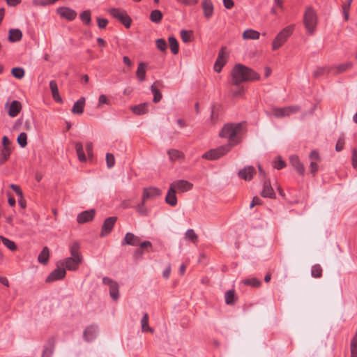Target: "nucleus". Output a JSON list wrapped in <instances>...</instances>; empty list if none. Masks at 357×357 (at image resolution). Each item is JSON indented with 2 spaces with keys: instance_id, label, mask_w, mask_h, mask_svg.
<instances>
[{
  "instance_id": "nucleus-1",
  "label": "nucleus",
  "mask_w": 357,
  "mask_h": 357,
  "mask_svg": "<svg viewBox=\"0 0 357 357\" xmlns=\"http://www.w3.org/2000/svg\"><path fill=\"white\" fill-rule=\"evenodd\" d=\"M231 75V84L236 86L245 82L255 81L260 78L259 73L243 64H236L233 68Z\"/></svg>"
},
{
  "instance_id": "nucleus-2",
  "label": "nucleus",
  "mask_w": 357,
  "mask_h": 357,
  "mask_svg": "<svg viewBox=\"0 0 357 357\" xmlns=\"http://www.w3.org/2000/svg\"><path fill=\"white\" fill-rule=\"evenodd\" d=\"M80 245L77 241L73 243L70 246V257H66L59 261V265L65 268L66 271H76L83 263V256L79 250Z\"/></svg>"
},
{
  "instance_id": "nucleus-3",
  "label": "nucleus",
  "mask_w": 357,
  "mask_h": 357,
  "mask_svg": "<svg viewBox=\"0 0 357 357\" xmlns=\"http://www.w3.org/2000/svg\"><path fill=\"white\" fill-rule=\"evenodd\" d=\"M242 130V123H227L225 124L219 133V136L222 138L228 139V144L232 148L234 146L240 143L241 139L238 137V134Z\"/></svg>"
},
{
  "instance_id": "nucleus-4",
  "label": "nucleus",
  "mask_w": 357,
  "mask_h": 357,
  "mask_svg": "<svg viewBox=\"0 0 357 357\" xmlns=\"http://www.w3.org/2000/svg\"><path fill=\"white\" fill-rule=\"evenodd\" d=\"M317 22V15L314 9L311 6L306 7L303 15V23L308 34L312 35L315 32Z\"/></svg>"
},
{
  "instance_id": "nucleus-5",
  "label": "nucleus",
  "mask_w": 357,
  "mask_h": 357,
  "mask_svg": "<svg viewBox=\"0 0 357 357\" xmlns=\"http://www.w3.org/2000/svg\"><path fill=\"white\" fill-rule=\"evenodd\" d=\"M295 25L291 24L284 27L282 31H280L273 41L272 50H276L282 47L287 40L289 37L292 34Z\"/></svg>"
},
{
  "instance_id": "nucleus-6",
  "label": "nucleus",
  "mask_w": 357,
  "mask_h": 357,
  "mask_svg": "<svg viewBox=\"0 0 357 357\" xmlns=\"http://www.w3.org/2000/svg\"><path fill=\"white\" fill-rule=\"evenodd\" d=\"M230 145H222L216 149H211L203 154L202 158L209 160H218L231 151Z\"/></svg>"
},
{
  "instance_id": "nucleus-7",
  "label": "nucleus",
  "mask_w": 357,
  "mask_h": 357,
  "mask_svg": "<svg viewBox=\"0 0 357 357\" xmlns=\"http://www.w3.org/2000/svg\"><path fill=\"white\" fill-rule=\"evenodd\" d=\"M108 13L114 18L120 21L126 28L130 26L132 20L126 10L121 8H112L108 10Z\"/></svg>"
},
{
  "instance_id": "nucleus-8",
  "label": "nucleus",
  "mask_w": 357,
  "mask_h": 357,
  "mask_svg": "<svg viewBox=\"0 0 357 357\" xmlns=\"http://www.w3.org/2000/svg\"><path fill=\"white\" fill-rule=\"evenodd\" d=\"M56 268L52 271L46 278L45 282L47 283L53 282L63 279L66 275V271L61 264L59 265V261L56 263Z\"/></svg>"
},
{
  "instance_id": "nucleus-9",
  "label": "nucleus",
  "mask_w": 357,
  "mask_h": 357,
  "mask_svg": "<svg viewBox=\"0 0 357 357\" xmlns=\"http://www.w3.org/2000/svg\"><path fill=\"white\" fill-rule=\"evenodd\" d=\"M102 283L109 287L111 298L114 301H117L119 298V285L118 282L109 277H104Z\"/></svg>"
},
{
  "instance_id": "nucleus-10",
  "label": "nucleus",
  "mask_w": 357,
  "mask_h": 357,
  "mask_svg": "<svg viewBox=\"0 0 357 357\" xmlns=\"http://www.w3.org/2000/svg\"><path fill=\"white\" fill-rule=\"evenodd\" d=\"M301 107L298 105H290L282 108L274 109V115L278 118L289 116L293 114L298 112Z\"/></svg>"
},
{
  "instance_id": "nucleus-11",
  "label": "nucleus",
  "mask_w": 357,
  "mask_h": 357,
  "mask_svg": "<svg viewBox=\"0 0 357 357\" xmlns=\"http://www.w3.org/2000/svg\"><path fill=\"white\" fill-rule=\"evenodd\" d=\"M116 221L117 217L116 216H111L106 218L104 220V222L101 228V232L100 234V237H104L109 234L112 231Z\"/></svg>"
},
{
  "instance_id": "nucleus-12",
  "label": "nucleus",
  "mask_w": 357,
  "mask_h": 357,
  "mask_svg": "<svg viewBox=\"0 0 357 357\" xmlns=\"http://www.w3.org/2000/svg\"><path fill=\"white\" fill-rule=\"evenodd\" d=\"M226 47H222L219 51L218 58L214 64V70L217 73H220L223 66L226 64L228 58V54L225 52Z\"/></svg>"
},
{
  "instance_id": "nucleus-13",
  "label": "nucleus",
  "mask_w": 357,
  "mask_h": 357,
  "mask_svg": "<svg viewBox=\"0 0 357 357\" xmlns=\"http://www.w3.org/2000/svg\"><path fill=\"white\" fill-rule=\"evenodd\" d=\"M176 191L185 192L192 190L193 184L186 180H177L170 184Z\"/></svg>"
},
{
  "instance_id": "nucleus-14",
  "label": "nucleus",
  "mask_w": 357,
  "mask_h": 357,
  "mask_svg": "<svg viewBox=\"0 0 357 357\" xmlns=\"http://www.w3.org/2000/svg\"><path fill=\"white\" fill-rule=\"evenodd\" d=\"M162 194V191L155 187L145 188L143 190L142 199L146 202L147 199H155Z\"/></svg>"
},
{
  "instance_id": "nucleus-15",
  "label": "nucleus",
  "mask_w": 357,
  "mask_h": 357,
  "mask_svg": "<svg viewBox=\"0 0 357 357\" xmlns=\"http://www.w3.org/2000/svg\"><path fill=\"white\" fill-rule=\"evenodd\" d=\"M57 13L63 18L72 21L77 17V13L68 7H60L56 10Z\"/></svg>"
},
{
  "instance_id": "nucleus-16",
  "label": "nucleus",
  "mask_w": 357,
  "mask_h": 357,
  "mask_svg": "<svg viewBox=\"0 0 357 357\" xmlns=\"http://www.w3.org/2000/svg\"><path fill=\"white\" fill-rule=\"evenodd\" d=\"M256 174V170L253 166L249 165L245 167L238 172L239 178L245 181H250Z\"/></svg>"
},
{
  "instance_id": "nucleus-17",
  "label": "nucleus",
  "mask_w": 357,
  "mask_h": 357,
  "mask_svg": "<svg viewBox=\"0 0 357 357\" xmlns=\"http://www.w3.org/2000/svg\"><path fill=\"white\" fill-rule=\"evenodd\" d=\"M6 107H8V113L10 117L16 116L22 109L21 102L17 100H13L9 105L8 102L6 103Z\"/></svg>"
},
{
  "instance_id": "nucleus-18",
  "label": "nucleus",
  "mask_w": 357,
  "mask_h": 357,
  "mask_svg": "<svg viewBox=\"0 0 357 357\" xmlns=\"http://www.w3.org/2000/svg\"><path fill=\"white\" fill-rule=\"evenodd\" d=\"M139 242L140 238L139 236H135L134 234L131 232H128L126 234L125 237L121 242V245L137 246L139 244Z\"/></svg>"
},
{
  "instance_id": "nucleus-19",
  "label": "nucleus",
  "mask_w": 357,
  "mask_h": 357,
  "mask_svg": "<svg viewBox=\"0 0 357 357\" xmlns=\"http://www.w3.org/2000/svg\"><path fill=\"white\" fill-rule=\"evenodd\" d=\"M289 162L295 170L301 175L303 176L305 174V167L303 164L301 162L299 158L296 155H291L289 158Z\"/></svg>"
},
{
  "instance_id": "nucleus-20",
  "label": "nucleus",
  "mask_w": 357,
  "mask_h": 357,
  "mask_svg": "<svg viewBox=\"0 0 357 357\" xmlns=\"http://www.w3.org/2000/svg\"><path fill=\"white\" fill-rule=\"evenodd\" d=\"M95 216V210L91 209L80 213L77 218V220L79 224H84L91 221Z\"/></svg>"
},
{
  "instance_id": "nucleus-21",
  "label": "nucleus",
  "mask_w": 357,
  "mask_h": 357,
  "mask_svg": "<svg viewBox=\"0 0 357 357\" xmlns=\"http://www.w3.org/2000/svg\"><path fill=\"white\" fill-rule=\"evenodd\" d=\"M261 195L264 197H267V198H271V199L275 198V193L274 190L272 188V186L271 185V182L268 179H266L264 181L263 190L261 192Z\"/></svg>"
},
{
  "instance_id": "nucleus-22",
  "label": "nucleus",
  "mask_w": 357,
  "mask_h": 357,
  "mask_svg": "<svg viewBox=\"0 0 357 357\" xmlns=\"http://www.w3.org/2000/svg\"><path fill=\"white\" fill-rule=\"evenodd\" d=\"M54 344H55V339L54 337H52L49 338L44 346V349L42 354V357H51L54 349Z\"/></svg>"
},
{
  "instance_id": "nucleus-23",
  "label": "nucleus",
  "mask_w": 357,
  "mask_h": 357,
  "mask_svg": "<svg viewBox=\"0 0 357 357\" xmlns=\"http://www.w3.org/2000/svg\"><path fill=\"white\" fill-rule=\"evenodd\" d=\"M202 7L204 11V15L209 19L213 15L214 7L211 0H203Z\"/></svg>"
},
{
  "instance_id": "nucleus-24",
  "label": "nucleus",
  "mask_w": 357,
  "mask_h": 357,
  "mask_svg": "<svg viewBox=\"0 0 357 357\" xmlns=\"http://www.w3.org/2000/svg\"><path fill=\"white\" fill-rule=\"evenodd\" d=\"M85 102L86 98L84 97H81L74 103L71 109L72 113L74 114H82L84 112Z\"/></svg>"
},
{
  "instance_id": "nucleus-25",
  "label": "nucleus",
  "mask_w": 357,
  "mask_h": 357,
  "mask_svg": "<svg viewBox=\"0 0 357 357\" xmlns=\"http://www.w3.org/2000/svg\"><path fill=\"white\" fill-rule=\"evenodd\" d=\"M98 334V328L96 326H90L87 327L84 332V337L85 340L90 342L94 340Z\"/></svg>"
},
{
  "instance_id": "nucleus-26",
  "label": "nucleus",
  "mask_w": 357,
  "mask_h": 357,
  "mask_svg": "<svg viewBox=\"0 0 357 357\" xmlns=\"http://www.w3.org/2000/svg\"><path fill=\"white\" fill-rule=\"evenodd\" d=\"M176 193V191L172 187L169 186V189L165 197V202L168 205L175 206L177 204Z\"/></svg>"
},
{
  "instance_id": "nucleus-27",
  "label": "nucleus",
  "mask_w": 357,
  "mask_h": 357,
  "mask_svg": "<svg viewBox=\"0 0 357 357\" xmlns=\"http://www.w3.org/2000/svg\"><path fill=\"white\" fill-rule=\"evenodd\" d=\"M22 37V32L19 29H10L8 31V40L10 43L20 41Z\"/></svg>"
},
{
  "instance_id": "nucleus-28",
  "label": "nucleus",
  "mask_w": 357,
  "mask_h": 357,
  "mask_svg": "<svg viewBox=\"0 0 357 357\" xmlns=\"http://www.w3.org/2000/svg\"><path fill=\"white\" fill-rule=\"evenodd\" d=\"M50 258V250L47 246H45L38 257V261L43 265H47Z\"/></svg>"
},
{
  "instance_id": "nucleus-29",
  "label": "nucleus",
  "mask_w": 357,
  "mask_h": 357,
  "mask_svg": "<svg viewBox=\"0 0 357 357\" xmlns=\"http://www.w3.org/2000/svg\"><path fill=\"white\" fill-rule=\"evenodd\" d=\"M50 87L52 91L53 99L58 102H61L62 98L59 95L58 86L55 80H51L50 82Z\"/></svg>"
},
{
  "instance_id": "nucleus-30",
  "label": "nucleus",
  "mask_w": 357,
  "mask_h": 357,
  "mask_svg": "<svg viewBox=\"0 0 357 357\" xmlns=\"http://www.w3.org/2000/svg\"><path fill=\"white\" fill-rule=\"evenodd\" d=\"M260 33L257 31L249 29L245 30L243 33L244 40H257L259 38Z\"/></svg>"
},
{
  "instance_id": "nucleus-31",
  "label": "nucleus",
  "mask_w": 357,
  "mask_h": 357,
  "mask_svg": "<svg viewBox=\"0 0 357 357\" xmlns=\"http://www.w3.org/2000/svg\"><path fill=\"white\" fill-rule=\"evenodd\" d=\"M146 65L144 62L139 63L137 70L136 71V75L140 82H143L146 78Z\"/></svg>"
},
{
  "instance_id": "nucleus-32",
  "label": "nucleus",
  "mask_w": 357,
  "mask_h": 357,
  "mask_svg": "<svg viewBox=\"0 0 357 357\" xmlns=\"http://www.w3.org/2000/svg\"><path fill=\"white\" fill-rule=\"evenodd\" d=\"M149 105L147 103H142L138 105L132 107V112L137 115H142L148 112Z\"/></svg>"
},
{
  "instance_id": "nucleus-33",
  "label": "nucleus",
  "mask_w": 357,
  "mask_h": 357,
  "mask_svg": "<svg viewBox=\"0 0 357 357\" xmlns=\"http://www.w3.org/2000/svg\"><path fill=\"white\" fill-rule=\"evenodd\" d=\"M225 303L227 305H233L235 304L237 297L236 296L235 291L230 289L225 293Z\"/></svg>"
},
{
  "instance_id": "nucleus-34",
  "label": "nucleus",
  "mask_w": 357,
  "mask_h": 357,
  "mask_svg": "<svg viewBox=\"0 0 357 357\" xmlns=\"http://www.w3.org/2000/svg\"><path fill=\"white\" fill-rule=\"evenodd\" d=\"M142 331L144 333L150 332L153 333V329L149 326V317L148 314H144L141 319Z\"/></svg>"
},
{
  "instance_id": "nucleus-35",
  "label": "nucleus",
  "mask_w": 357,
  "mask_h": 357,
  "mask_svg": "<svg viewBox=\"0 0 357 357\" xmlns=\"http://www.w3.org/2000/svg\"><path fill=\"white\" fill-rule=\"evenodd\" d=\"M75 150L79 161L84 162L86 160L85 153L84 152L83 146L81 142L75 143Z\"/></svg>"
},
{
  "instance_id": "nucleus-36",
  "label": "nucleus",
  "mask_w": 357,
  "mask_h": 357,
  "mask_svg": "<svg viewBox=\"0 0 357 357\" xmlns=\"http://www.w3.org/2000/svg\"><path fill=\"white\" fill-rule=\"evenodd\" d=\"M162 13L160 10H153L151 12L150 20L154 23H160L162 19Z\"/></svg>"
},
{
  "instance_id": "nucleus-37",
  "label": "nucleus",
  "mask_w": 357,
  "mask_h": 357,
  "mask_svg": "<svg viewBox=\"0 0 357 357\" xmlns=\"http://www.w3.org/2000/svg\"><path fill=\"white\" fill-rule=\"evenodd\" d=\"M185 238L194 244H197L198 242V236L192 229H188L185 231Z\"/></svg>"
},
{
  "instance_id": "nucleus-38",
  "label": "nucleus",
  "mask_w": 357,
  "mask_h": 357,
  "mask_svg": "<svg viewBox=\"0 0 357 357\" xmlns=\"http://www.w3.org/2000/svg\"><path fill=\"white\" fill-rule=\"evenodd\" d=\"M169 43L170 50L173 54H177L178 52V43L174 36H170L168 38Z\"/></svg>"
},
{
  "instance_id": "nucleus-39",
  "label": "nucleus",
  "mask_w": 357,
  "mask_h": 357,
  "mask_svg": "<svg viewBox=\"0 0 357 357\" xmlns=\"http://www.w3.org/2000/svg\"><path fill=\"white\" fill-rule=\"evenodd\" d=\"M167 153L172 161H176L181 158H183V153L176 149H169Z\"/></svg>"
},
{
  "instance_id": "nucleus-40",
  "label": "nucleus",
  "mask_w": 357,
  "mask_h": 357,
  "mask_svg": "<svg viewBox=\"0 0 357 357\" xmlns=\"http://www.w3.org/2000/svg\"><path fill=\"white\" fill-rule=\"evenodd\" d=\"M151 90L153 95V102L157 103L160 102V100L162 99V96L160 90L155 86V83L151 85Z\"/></svg>"
},
{
  "instance_id": "nucleus-41",
  "label": "nucleus",
  "mask_w": 357,
  "mask_h": 357,
  "mask_svg": "<svg viewBox=\"0 0 357 357\" xmlns=\"http://www.w3.org/2000/svg\"><path fill=\"white\" fill-rule=\"evenodd\" d=\"M135 209L140 215L145 216L149 214V210L145 206V202H144V199L142 200L140 204L135 206Z\"/></svg>"
},
{
  "instance_id": "nucleus-42",
  "label": "nucleus",
  "mask_w": 357,
  "mask_h": 357,
  "mask_svg": "<svg viewBox=\"0 0 357 357\" xmlns=\"http://www.w3.org/2000/svg\"><path fill=\"white\" fill-rule=\"evenodd\" d=\"M10 186L13 189V190L16 193V195L19 196L17 202L18 204L22 208V190L20 186L17 185L15 184H10Z\"/></svg>"
},
{
  "instance_id": "nucleus-43",
  "label": "nucleus",
  "mask_w": 357,
  "mask_h": 357,
  "mask_svg": "<svg viewBox=\"0 0 357 357\" xmlns=\"http://www.w3.org/2000/svg\"><path fill=\"white\" fill-rule=\"evenodd\" d=\"M80 20L82 22L86 25L91 24V11L89 10L83 11L79 15Z\"/></svg>"
},
{
  "instance_id": "nucleus-44",
  "label": "nucleus",
  "mask_w": 357,
  "mask_h": 357,
  "mask_svg": "<svg viewBox=\"0 0 357 357\" xmlns=\"http://www.w3.org/2000/svg\"><path fill=\"white\" fill-rule=\"evenodd\" d=\"M311 275L315 278H319L322 275V268L319 264H315L312 267Z\"/></svg>"
},
{
  "instance_id": "nucleus-45",
  "label": "nucleus",
  "mask_w": 357,
  "mask_h": 357,
  "mask_svg": "<svg viewBox=\"0 0 357 357\" xmlns=\"http://www.w3.org/2000/svg\"><path fill=\"white\" fill-rule=\"evenodd\" d=\"M243 283L245 285H249L252 287H259L261 284V281L256 278H248L243 280Z\"/></svg>"
},
{
  "instance_id": "nucleus-46",
  "label": "nucleus",
  "mask_w": 357,
  "mask_h": 357,
  "mask_svg": "<svg viewBox=\"0 0 357 357\" xmlns=\"http://www.w3.org/2000/svg\"><path fill=\"white\" fill-rule=\"evenodd\" d=\"M180 35H181V38L183 43H187L190 42L192 40V32L191 31H188L186 30H181Z\"/></svg>"
},
{
  "instance_id": "nucleus-47",
  "label": "nucleus",
  "mask_w": 357,
  "mask_h": 357,
  "mask_svg": "<svg viewBox=\"0 0 357 357\" xmlns=\"http://www.w3.org/2000/svg\"><path fill=\"white\" fill-rule=\"evenodd\" d=\"M351 355H357V331L351 341Z\"/></svg>"
},
{
  "instance_id": "nucleus-48",
  "label": "nucleus",
  "mask_w": 357,
  "mask_h": 357,
  "mask_svg": "<svg viewBox=\"0 0 357 357\" xmlns=\"http://www.w3.org/2000/svg\"><path fill=\"white\" fill-rule=\"evenodd\" d=\"M10 151H11L10 147H3V149L1 153V162H0V164L4 162L8 159L10 154Z\"/></svg>"
},
{
  "instance_id": "nucleus-49",
  "label": "nucleus",
  "mask_w": 357,
  "mask_h": 357,
  "mask_svg": "<svg viewBox=\"0 0 357 357\" xmlns=\"http://www.w3.org/2000/svg\"><path fill=\"white\" fill-rule=\"evenodd\" d=\"M2 243L11 251H14L17 248L15 242L9 240L7 238H3Z\"/></svg>"
},
{
  "instance_id": "nucleus-50",
  "label": "nucleus",
  "mask_w": 357,
  "mask_h": 357,
  "mask_svg": "<svg viewBox=\"0 0 357 357\" xmlns=\"http://www.w3.org/2000/svg\"><path fill=\"white\" fill-rule=\"evenodd\" d=\"M156 47L158 50L162 52H165L167 50V43L165 40L162 38H158L155 41Z\"/></svg>"
},
{
  "instance_id": "nucleus-51",
  "label": "nucleus",
  "mask_w": 357,
  "mask_h": 357,
  "mask_svg": "<svg viewBox=\"0 0 357 357\" xmlns=\"http://www.w3.org/2000/svg\"><path fill=\"white\" fill-rule=\"evenodd\" d=\"M351 67H352V63H351V62H347L344 63H342L337 67V73H342V72L346 71L347 70L351 68Z\"/></svg>"
},
{
  "instance_id": "nucleus-52",
  "label": "nucleus",
  "mask_w": 357,
  "mask_h": 357,
  "mask_svg": "<svg viewBox=\"0 0 357 357\" xmlns=\"http://www.w3.org/2000/svg\"><path fill=\"white\" fill-rule=\"evenodd\" d=\"M106 162L108 168H112L115 164V158L112 153H107Z\"/></svg>"
},
{
  "instance_id": "nucleus-53",
  "label": "nucleus",
  "mask_w": 357,
  "mask_h": 357,
  "mask_svg": "<svg viewBox=\"0 0 357 357\" xmlns=\"http://www.w3.org/2000/svg\"><path fill=\"white\" fill-rule=\"evenodd\" d=\"M344 136L342 135L337 141L335 150L337 151H340L344 149Z\"/></svg>"
},
{
  "instance_id": "nucleus-54",
  "label": "nucleus",
  "mask_w": 357,
  "mask_h": 357,
  "mask_svg": "<svg viewBox=\"0 0 357 357\" xmlns=\"http://www.w3.org/2000/svg\"><path fill=\"white\" fill-rule=\"evenodd\" d=\"M139 248L143 250H145L147 252L152 250V243L149 241H144L142 243H139Z\"/></svg>"
},
{
  "instance_id": "nucleus-55",
  "label": "nucleus",
  "mask_w": 357,
  "mask_h": 357,
  "mask_svg": "<svg viewBox=\"0 0 357 357\" xmlns=\"http://www.w3.org/2000/svg\"><path fill=\"white\" fill-rule=\"evenodd\" d=\"M11 74L17 79L22 78V68L17 67L13 68L11 70Z\"/></svg>"
},
{
  "instance_id": "nucleus-56",
  "label": "nucleus",
  "mask_w": 357,
  "mask_h": 357,
  "mask_svg": "<svg viewBox=\"0 0 357 357\" xmlns=\"http://www.w3.org/2000/svg\"><path fill=\"white\" fill-rule=\"evenodd\" d=\"M109 100L107 98V96L104 94H102L98 98V107H101L102 105L107 104L109 105Z\"/></svg>"
},
{
  "instance_id": "nucleus-57",
  "label": "nucleus",
  "mask_w": 357,
  "mask_h": 357,
  "mask_svg": "<svg viewBox=\"0 0 357 357\" xmlns=\"http://www.w3.org/2000/svg\"><path fill=\"white\" fill-rule=\"evenodd\" d=\"M285 167V162L282 160L280 157L278 158V160L274 162L273 167L277 169H281Z\"/></svg>"
},
{
  "instance_id": "nucleus-58",
  "label": "nucleus",
  "mask_w": 357,
  "mask_h": 357,
  "mask_svg": "<svg viewBox=\"0 0 357 357\" xmlns=\"http://www.w3.org/2000/svg\"><path fill=\"white\" fill-rule=\"evenodd\" d=\"M176 1L179 3H181L184 6H188L196 5L199 2V0H176Z\"/></svg>"
},
{
  "instance_id": "nucleus-59",
  "label": "nucleus",
  "mask_w": 357,
  "mask_h": 357,
  "mask_svg": "<svg viewBox=\"0 0 357 357\" xmlns=\"http://www.w3.org/2000/svg\"><path fill=\"white\" fill-rule=\"evenodd\" d=\"M98 26L100 29H105L108 23V20L105 18H97Z\"/></svg>"
},
{
  "instance_id": "nucleus-60",
  "label": "nucleus",
  "mask_w": 357,
  "mask_h": 357,
  "mask_svg": "<svg viewBox=\"0 0 357 357\" xmlns=\"http://www.w3.org/2000/svg\"><path fill=\"white\" fill-rule=\"evenodd\" d=\"M244 88L239 87L237 89L232 91L231 93L234 97H241L244 94Z\"/></svg>"
},
{
  "instance_id": "nucleus-61",
  "label": "nucleus",
  "mask_w": 357,
  "mask_h": 357,
  "mask_svg": "<svg viewBox=\"0 0 357 357\" xmlns=\"http://www.w3.org/2000/svg\"><path fill=\"white\" fill-rule=\"evenodd\" d=\"M309 168H310V173L313 176H314L318 171L317 164L314 161H312L310 164Z\"/></svg>"
},
{
  "instance_id": "nucleus-62",
  "label": "nucleus",
  "mask_w": 357,
  "mask_h": 357,
  "mask_svg": "<svg viewBox=\"0 0 357 357\" xmlns=\"http://www.w3.org/2000/svg\"><path fill=\"white\" fill-rule=\"evenodd\" d=\"M326 73V69L323 67L317 68L313 73V75L315 77H318L324 75Z\"/></svg>"
},
{
  "instance_id": "nucleus-63",
  "label": "nucleus",
  "mask_w": 357,
  "mask_h": 357,
  "mask_svg": "<svg viewBox=\"0 0 357 357\" xmlns=\"http://www.w3.org/2000/svg\"><path fill=\"white\" fill-rule=\"evenodd\" d=\"M352 166L354 169H357V149H356L352 151Z\"/></svg>"
},
{
  "instance_id": "nucleus-64",
  "label": "nucleus",
  "mask_w": 357,
  "mask_h": 357,
  "mask_svg": "<svg viewBox=\"0 0 357 357\" xmlns=\"http://www.w3.org/2000/svg\"><path fill=\"white\" fill-rule=\"evenodd\" d=\"M310 158L312 160H314L316 161H319L321 160L319 153L315 150H313L311 151V153L310 154Z\"/></svg>"
}]
</instances>
